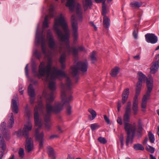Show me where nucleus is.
Wrapping results in <instances>:
<instances>
[{
    "instance_id": "40",
    "label": "nucleus",
    "mask_w": 159,
    "mask_h": 159,
    "mask_svg": "<svg viewBox=\"0 0 159 159\" xmlns=\"http://www.w3.org/2000/svg\"><path fill=\"white\" fill-rule=\"evenodd\" d=\"M98 140L101 143L103 144H105L107 142V141L106 139L105 138L102 137H99L98 138Z\"/></svg>"
},
{
    "instance_id": "31",
    "label": "nucleus",
    "mask_w": 159,
    "mask_h": 159,
    "mask_svg": "<svg viewBox=\"0 0 159 159\" xmlns=\"http://www.w3.org/2000/svg\"><path fill=\"white\" fill-rule=\"evenodd\" d=\"M119 68L118 67H116L113 69L111 73V75L113 77L116 76L119 72Z\"/></svg>"
},
{
    "instance_id": "45",
    "label": "nucleus",
    "mask_w": 159,
    "mask_h": 159,
    "mask_svg": "<svg viewBox=\"0 0 159 159\" xmlns=\"http://www.w3.org/2000/svg\"><path fill=\"white\" fill-rule=\"evenodd\" d=\"M72 48V53L73 55L75 57L77 56L78 51V49L75 47H73Z\"/></svg>"
},
{
    "instance_id": "14",
    "label": "nucleus",
    "mask_w": 159,
    "mask_h": 159,
    "mask_svg": "<svg viewBox=\"0 0 159 159\" xmlns=\"http://www.w3.org/2000/svg\"><path fill=\"white\" fill-rule=\"evenodd\" d=\"M47 38L48 40L49 47L51 49L55 48V43L53 39V37L52 32L50 30H48L47 32Z\"/></svg>"
},
{
    "instance_id": "58",
    "label": "nucleus",
    "mask_w": 159,
    "mask_h": 159,
    "mask_svg": "<svg viewBox=\"0 0 159 159\" xmlns=\"http://www.w3.org/2000/svg\"><path fill=\"white\" fill-rule=\"evenodd\" d=\"M147 102L142 101L141 103V107L145 109L146 107Z\"/></svg>"
},
{
    "instance_id": "9",
    "label": "nucleus",
    "mask_w": 159,
    "mask_h": 159,
    "mask_svg": "<svg viewBox=\"0 0 159 159\" xmlns=\"http://www.w3.org/2000/svg\"><path fill=\"white\" fill-rule=\"evenodd\" d=\"M71 23L73 31L72 35L73 38V42L76 43L78 37V21L75 20V16L73 15L71 17Z\"/></svg>"
},
{
    "instance_id": "53",
    "label": "nucleus",
    "mask_w": 159,
    "mask_h": 159,
    "mask_svg": "<svg viewBox=\"0 0 159 159\" xmlns=\"http://www.w3.org/2000/svg\"><path fill=\"white\" fill-rule=\"evenodd\" d=\"M104 118L105 121L107 124H109L110 123V120L106 115H104Z\"/></svg>"
},
{
    "instance_id": "29",
    "label": "nucleus",
    "mask_w": 159,
    "mask_h": 159,
    "mask_svg": "<svg viewBox=\"0 0 159 159\" xmlns=\"http://www.w3.org/2000/svg\"><path fill=\"white\" fill-rule=\"evenodd\" d=\"M142 2L137 1L133 2L130 3V5L131 6L135 8L136 7H140L142 6Z\"/></svg>"
},
{
    "instance_id": "15",
    "label": "nucleus",
    "mask_w": 159,
    "mask_h": 159,
    "mask_svg": "<svg viewBox=\"0 0 159 159\" xmlns=\"http://www.w3.org/2000/svg\"><path fill=\"white\" fill-rule=\"evenodd\" d=\"M145 36L146 40L148 43L154 44L157 42V37L154 34H147L145 35Z\"/></svg>"
},
{
    "instance_id": "8",
    "label": "nucleus",
    "mask_w": 159,
    "mask_h": 159,
    "mask_svg": "<svg viewBox=\"0 0 159 159\" xmlns=\"http://www.w3.org/2000/svg\"><path fill=\"white\" fill-rule=\"evenodd\" d=\"M43 105L41 101L39 102L38 106H35L34 108V118L35 126H38L39 128H40L42 124L41 121L39 120V110L41 111H43Z\"/></svg>"
},
{
    "instance_id": "26",
    "label": "nucleus",
    "mask_w": 159,
    "mask_h": 159,
    "mask_svg": "<svg viewBox=\"0 0 159 159\" xmlns=\"http://www.w3.org/2000/svg\"><path fill=\"white\" fill-rule=\"evenodd\" d=\"M103 19V26L104 28L107 29L110 25V19L107 16H104Z\"/></svg>"
},
{
    "instance_id": "34",
    "label": "nucleus",
    "mask_w": 159,
    "mask_h": 159,
    "mask_svg": "<svg viewBox=\"0 0 159 159\" xmlns=\"http://www.w3.org/2000/svg\"><path fill=\"white\" fill-rule=\"evenodd\" d=\"M134 148L136 150H144V148L142 144L139 143H137L134 144Z\"/></svg>"
},
{
    "instance_id": "23",
    "label": "nucleus",
    "mask_w": 159,
    "mask_h": 159,
    "mask_svg": "<svg viewBox=\"0 0 159 159\" xmlns=\"http://www.w3.org/2000/svg\"><path fill=\"white\" fill-rule=\"evenodd\" d=\"M75 5V0H67L66 6L69 7L70 10L73 11L74 10Z\"/></svg>"
},
{
    "instance_id": "47",
    "label": "nucleus",
    "mask_w": 159,
    "mask_h": 159,
    "mask_svg": "<svg viewBox=\"0 0 159 159\" xmlns=\"http://www.w3.org/2000/svg\"><path fill=\"white\" fill-rule=\"evenodd\" d=\"M18 153L20 157L21 158H23L24 155V149L21 148H20L19 151Z\"/></svg>"
},
{
    "instance_id": "6",
    "label": "nucleus",
    "mask_w": 159,
    "mask_h": 159,
    "mask_svg": "<svg viewBox=\"0 0 159 159\" xmlns=\"http://www.w3.org/2000/svg\"><path fill=\"white\" fill-rule=\"evenodd\" d=\"M131 102H127L125 108V112L123 117L125 129H136L131 124L129 123L131 113Z\"/></svg>"
},
{
    "instance_id": "50",
    "label": "nucleus",
    "mask_w": 159,
    "mask_h": 159,
    "mask_svg": "<svg viewBox=\"0 0 159 159\" xmlns=\"http://www.w3.org/2000/svg\"><path fill=\"white\" fill-rule=\"evenodd\" d=\"M66 50L67 52V54L68 55H70L71 54V48L69 44L67 45Z\"/></svg>"
},
{
    "instance_id": "19",
    "label": "nucleus",
    "mask_w": 159,
    "mask_h": 159,
    "mask_svg": "<svg viewBox=\"0 0 159 159\" xmlns=\"http://www.w3.org/2000/svg\"><path fill=\"white\" fill-rule=\"evenodd\" d=\"M138 76V81L137 83L139 84H142V83L145 82L146 79H148L145 75L141 72L139 71L137 73Z\"/></svg>"
},
{
    "instance_id": "1",
    "label": "nucleus",
    "mask_w": 159,
    "mask_h": 159,
    "mask_svg": "<svg viewBox=\"0 0 159 159\" xmlns=\"http://www.w3.org/2000/svg\"><path fill=\"white\" fill-rule=\"evenodd\" d=\"M55 84V82L53 81H50L49 84V88L52 92L50 93V97L47 99L46 107V113L44 115L45 125L48 128H50L51 125L50 121L51 113L53 112L55 114H58L63 108L62 105L60 102L56 103L53 106L51 105L54 98L53 94L54 91L56 89Z\"/></svg>"
},
{
    "instance_id": "39",
    "label": "nucleus",
    "mask_w": 159,
    "mask_h": 159,
    "mask_svg": "<svg viewBox=\"0 0 159 159\" xmlns=\"http://www.w3.org/2000/svg\"><path fill=\"white\" fill-rule=\"evenodd\" d=\"M148 137L150 142L152 143H154L155 140V137L154 135L151 132L148 133Z\"/></svg>"
},
{
    "instance_id": "63",
    "label": "nucleus",
    "mask_w": 159,
    "mask_h": 159,
    "mask_svg": "<svg viewBox=\"0 0 159 159\" xmlns=\"http://www.w3.org/2000/svg\"><path fill=\"white\" fill-rule=\"evenodd\" d=\"M152 90H150L149 91V90H147V91L146 93V94H145V95H146V96L147 97L149 98L150 95V93L151 92H152Z\"/></svg>"
},
{
    "instance_id": "18",
    "label": "nucleus",
    "mask_w": 159,
    "mask_h": 159,
    "mask_svg": "<svg viewBox=\"0 0 159 159\" xmlns=\"http://www.w3.org/2000/svg\"><path fill=\"white\" fill-rule=\"evenodd\" d=\"M129 89L126 88L123 91L122 95L121 102L123 104H124L127 101L128 96L129 94Z\"/></svg>"
},
{
    "instance_id": "11",
    "label": "nucleus",
    "mask_w": 159,
    "mask_h": 159,
    "mask_svg": "<svg viewBox=\"0 0 159 159\" xmlns=\"http://www.w3.org/2000/svg\"><path fill=\"white\" fill-rule=\"evenodd\" d=\"M155 59L156 61L152 63V64L150 68V72L152 74L155 73L158 70L159 67V54L156 56Z\"/></svg>"
},
{
    "instance_id": "20",
    "label": "nucleus",
    "mask_w": 159,
    "mask_h": 159,
    "mask_svg": "<svg viewBox=\"0 0 159 159\" xmlns=\"http://www.w3.org/2000/svg\"><path fill=\"white\" fill-rule=\"evenodd\" d=\"M11 108L12 111L16 114L18 113V107L15 99H12L11 100Z\"/></svg>"
},
{
    "instance_id": "3",
    "label": "nucleus",
    "mask_w": 159,
    "mask_h": 159,
    "mask_svg": "<svg viewBox=\"0 0 159 159\" xmlns=\"http://www.w3.org/2000/svg\"><path fill=\"white\" fill-rule=\"evenodd\" d=\"M71 80L69 77L66 79V89L65 86L63 84H61L62 90L61 94V98L62 104L61 103L62 107L63 105L67 106L66 112L67 115H70L71 113V107L70 105V102L72 100V97L71 95H68L67 93V91H69L71 89ZM63 109V108H62ZM63 109H62L58 113H59Z\"/></svg>"
},
{
    "instance_id": "30",
    "label": "nucleus",
    "mask_w": 159,
    "mask_h": 159,
    "mask_svg": "<svg viewBox=\"0 0 159 159\" xmlns=\"http://www.w3.org/2000/svg\"><path fill=\"white\" fill-rule=\"evenodd\" d=\"M14 116L13 113H11V117L8 121V127L10 129H11L13 125L14 124Z\"/></svg>"
},
{
    "instance_id": "59",
    "label": "nucleus",
    "mask_w": 159,
    "mask_h": 159,
    "mask_svg": "<svg viewBox=\"0 0 159 159\" xmlns=\"http://www.w3.org/2000/svg\"><path fill=\"white\" fill-rule=\"evenodd\" d=\"M30 102L31 104H33L34 102L35 98L34 97H30Z\"/></svg>"
},
{
    "instance_id": "33",
    "label": "nucleus",
    "mask_w": 159,
    "mask_h": 159,
    "mask_svg": "<svg viewBox=\"0 0 159 159\" xmlns=\"http://www.w3.org/2000/svg\"><path fill=\"white\" fill-rule=\"evenodd\" d=\"M96 54V52L95 51H93L90 55V58L92 63H94L97 61V58L95 56Z\"/></svg>"
},
{
    "instance_id": "12",
    "label": "nucleus",
    "mask_w": 159,
    "mask_h": 159,
    "mask_svg": "<svg viewBox=\"0 0 159 159\" xmlns=\"http://www.w3.org/2000/svg\"><path fill=\"white\" fill-rule=\"evenodd\" d=\"M35 135L37 140L39 141V147L40 149L42 148L43 143L44 134L42 132H40L39 130H36Z\"/></svg>"
},
{
    "instance_id": "61",
    "label": "nucleus",
    "mask_w": 159,
    "mask_h": 159,
    "mask_svg": "<svg viewBox=\"0 0 159 159\" xmlns=\"http://www.w3.org/2000/svg\"><path fill=\"white\" fill-rule=\"evenodd\" d=\"M78 51H85V48L83 46H80L78 47Z\"/></svg>"
},
{
    "instance_id": "64",
    "label": "nucleus",
    "mask_w": 159,
    "mask_h": 159,
    "mask_svg": "<svg viewBox=\"0 0 159 159\" xmlns=\"http://www.w3.org/2000/svg\"><path fill=\"white\" fill-rule=\"evenodd\" d=\"M32 71L34 73H37L36 70V67L35 66H32Z\"/></svg>"
},
{
    "instance_id": "25",
    "label": "nucleus",
    "mask_w": 159,
    "mask_h": 159,
    "mask_svg": "<svg viewBox=\"0 0 159 159\" xmlns=\"http://www.w3.org/2000/svg\"><path fill=\"white\" fill-rule=\"evenodd\" d=\"M56 75L57 76H60L61 77H66V74L61 70H57L55 72H53L51 76L55 78L56 76L54 75Z\"/></svg>"
},
{
    "instance_id": "16",
    "label": "nucleus",
    "mask_w": 159,
    "mask_h": 159,
    "mask_svg": "<svg viewBox=\"0 0 159 159\" xmlns=\"http://www.w3.org/2000/svg\"><path fill=\"white\" fill-rule=\"evenodd\" d=\"M127 134L126 140V145L128 146L129 143L131 142L132 143V140L134 135L135 130H126Z\"/></svg>"
},
{
    "instance_id": "43",
    "label": "nucleus",
    "mask_w": 159,
    "mask_h": 159,
    "mask_svg": "<svg viewBox=\"0 0 159 159\" xmlns=\"http://www.w3.org/2000/svg\"><path fill=\"white\" fill-rule=\"evenodd\" d=\"M100 126L97 123L93 124L91 125V129H96L100 128Z\"/></svg>"
},
{
    "instance_id": "62",
    "label": "nucleus",
    "mask_w": 159,
    "mask_h": 159,
    "mask_svg": "<svg viewBox=\"0 0 159 159\" xmlns=\"http://www.w3.org/2000/svg\"><path fill=\"white\" fill-rule=\"evenodd\" d=\"M89 24L92 26L94 27V29L95 30H97V28L96 27L95 25L93 24V22H90Z\"/></svg>"
},
{
    "instance_id": "36",
    "label": "nucleus",
    "mask_w": 159,
    "mask_h": 159,
    "mask_svg": "<svg viewBox=\"0 0 159 159\" xmlns=\"http://www.w3.org/2000/svg\"><path fill=\"white\" fill-rule=\"evenodd\" d=\"M76 13L77 15H82V9L81 6L79 4H78L77 5L76 9Z\"/></svg>"
},
{
    "instance_id": "10",
    "label": "nucleus",
    "mask_w": 159,
    "mask_h": 159,
    "mask_svg": "<svg viewBox=\"0 0 159 159\" xmlns=\"http://www.w3.org/2000/svg\"><path fill=\"white\" fill-rule=\"evenodd\" d=\"M8 139L10 137V134L8 130H2L0 133V148L3 151H5L6 149V144L5 141L2 140L3 138Z\"/></svg>"
},
{
    "instance_id": "5",
    "label": "nucleus",
    "mask_w": 159,
    "mask_h": 159,
    "mask_svg": "<svg viewBox=\"0 0 159 159\" xmlns=\"http://www.w3.org/2000/svg\"><path fill=\"white\" fill-rule=\"evenodd\" d=\"M19 130L15 132V134L17 137H20L23 136L26 139L25 149L28 152H30L33 147V142L31 138L28 137L29 130Z\"/></svg>"
},
{
    "instance_id": "28",
    "label": "nucleus",
    "mask_w": 159,
    "mask_h": 159,
    "mask_svg": "<svg viewBox=\"0 0 159 159\" xmlns=\"http://www.w3.org/2000/svg\"><path fill=\"white\" fill-rule=\"evenodd\" d=\"M88 111L91 115H91H89V117L90 118L91 120H93L96 116V112L94 110L91 108L89 109Z\"/></svg>"
},
{
    "instance_id": "46",
    "label": "nucleus",
    "mask_w": 159,
    "mask_h": 159,
    "mask_svg": "<svg viewBox=\"0 0 159 159\" xmlns=\"http://www.w3.org/2000/svg\"><path fill=\"white\" fill-rule=\"evenodd\" d=\"M49 15L51 17L54 16V7L51 6L50 7L49 10Z\"/></svg>"
},
{
    "instance_id": "41",
    "label": "nucleus",
    "mask_w": 159,
    "mask_h": 159,
    "mask_svg": "<svg viewBox=\"0 0 159 159\" xmlns=\"http://www.w3.org/2000/svg\"><path fill=\"white\" fill-rule=\"evenodd\" d=\"M48 16L47 15L45 17L44 20L43 22V26L44 27L48 28L49 27V25L48 22Z\"/></svg>"
},
{
    "instance_id": "27",
    "label": "nucleus",
    "mask_w": 159,
    "mask_h": 159,
    "mask_svg": "<svg viewBox=\"0 0 159 159\" xmlns=\"http://www.w3.org/2000/svg\"><path fill=\"white\" fill-rule=\"evenodd\" d=\"M28 92L30 97H34L35 92L31 84H30L28 89Z\"/></svg>"
},
{
    "instance_id": "2",
    "label": "nucleus",
    "mask_w": 159,
    "mask_h": 159,
    "mask_svg": "<svg viewBox=\"0 0 159 159\" xmlns=\"http://www.w3.org/2000/svg\"><path fill=\"white\" fill-rule=\"evenodd\" d=\"M53 30L61 41H64L69 39L68 26L64 17L62 16L58 20H55Z\"/></svg>"
},
{
    "instance_id": "56",
    "label": "nucleus",
    "mask_w": 159,
    "mask_h": 159,
    "mask_svg": "<svg viewBox=\"0 0 159 159\" xmlns=\"http://www.w3.org/2000/svg\"><path fill=\"white\" fill-rule=\"evenodd\" d=\"M117 121L120 125H122V121L121 117H118Z\"/></svg>"
},
{
    "instance_id": "52",
    "label": "nucleus",
    "mask_w": 159,
    "mask_h": 159,
    "mask_svg": "<svg viewBox=\"0 0 159 159\" xmlns=\"http://www.w3.org/2000/svg\"><path fill=\"white\" fill-rule=\"evenodd\" d=\"M25 73L26 76L27 77H28L29 76V69H28V64H27L25 67Z\"/></svg>"
},
{
    "instance_id": "48",
    "label": "nucleus",
    "mask_w": 159,
    "mask_h": 159,
    "mask_svg": "<svg viewBox=\"0 0 159 159\" xmlns=\"http://www.w3.org/2000/svg\"><path fill=\"white\" fill-rule=\"evenodd\" d=\"M120 141L121 142V147H122L124 145V136L122 134H121L120 136H119Z\"/></svg>"
},
{
    "instance_id": "49",
    "label": "nucleus",
    "mask_w": 159,
    "mask_h": 159,
    "mask_svg": "<svg viewBox=\"0 0 159 159\" xmlns=\"http://www.w3.org/2000/svg\"><path fill=\"white\" fill-rule=\"evenodd\" d=\"M32 124L29 123L28 124L25 125L23 129H32Z\"/></svg>"
},
{
    "instance_id": "7",
    "label": "nucleus",
    "mask_w": 159,
    "mask_h": 159,
    "mask_svg": "<svg viewBox=\"0 0 159 159\" xmlns=\"http://www.w3.org/2000/svg\"><path fill=\"white\" fill-rule=\"evenodd\" d=\"M52 64V60L51 59H49L47 64L45 68H40L39 74H37L36 75L39 79H40L46 75V80H48L51 72Z\"/></svg>"
},
{
    "instance_id": "32",
    "label": "nucleus",
    "mask_w": 159,
    "mask_h": 159,
    "mask_svg": "<svg viewBox=\"0 0 159 159\" xmlns=\"http://www.w3.org/2000/svg\"><path fill=\"white\" fill-rule=\"evenodd\" d=\"M107 12L106 8V5L105 2H102V14L104 16H106Z\"/></svg>"
},
{
    "instance_id": "60",
    "label": "nucleus",
    "mask_w": 159,
    "mask_h": 159,
    "mask_svg": "<svg viewBox=\"0 0 159 159\" xmlns=\"http://www.w3.org/2000/svg\"><path fill=\"white\" fill-rule=\"evenodd\" d=\"M133 58L137 60H139L140 59V54H139L136 56L133 57Z\"/></svg>"
},
{
    "instance_id": "44",
    "label": "nucleus",
    "mask_w": 159,
    "mask_h": 159,
    "mask_svg": "<svg viewBox=\"0 0 159 159\" xmlns=\"http://www.w3.org/2000/svg\"><path fill=\"white\" fill-rule=\"evenodd\" d=\"M144 125L142 123L141 120L139 119L138 121V129H143Z\"/></svg>"
},
{
    "instance_id": "22",
    "label": "nucleus",
    "mask_w": 159,
    "mask_h": 159,
    "mask_svg": "<svg viewBox=\"0 0 159 159\" xmlns=\"http://www.w3.org/2000/svg\"><path fill=\"white\" fill-rule=\"evenodd\" d=\"M147 86L148 90H152L153 86V81L152 78H149L147 79L146 81Z\"/></svg>"
},
{
    "instance_id": "55",
    "label": "nucleus",
    "mask_w": 159,
    "mask_h": 159,
    "mask_svg": "<svg viewBox=\"0 0 159 159\" xmlns=\"http://www.w3.org/2000/svg\"><path fill=\"white\" fill-rule=\"evenodd\" d=\"M1 126L2 129H6V123L5 122H2L1 125Z\"/></svg>"
},
{
    "instance_id": "54",
    "label": "nucleus",
    "mask_w": 159,
    "mask_h": 159,
    "mask_svg": "<svg viewBox=\"0 0 159 159\" xmlns=\"http://www.w3.org/2000/svg\"><path fill=\"white\" fill-rule=\"evenodd\" d=\"M25 113L27 117L29 118L30 117L31 115L30 111L29 110L27 109L25 110Z\"/></svg>"
},
{
    "instance_id": "13",
    "label": "nucleus",
    "mask_w": 159,
    "mask_h": 159,
    "mask_svg": "<svg viewBox=\"0 0 159 159\" xmlns=\"http://www.w3.org/2000/svg\"><path fill=\"white\" fill-rule=\"evenodd\" d=\"M40 40L42 41L41 49L42 53L43 54H45L46 53V48L43 36L41 35L40 36L39 34H36L35 39V43L36 45L39 44Z\"/></svg>"
},
{
    "instance_id": "21",
    "label": "nucleus",
    "mask_w": 159,
    "mask_h": 159,
    "mask_svg": "<svg viewBox=\"0 0 159 159\" xmlns=\"http://www.w3.org/2000/svg\"><path fill=\"white\" fill-rule=\"evenodd\" d=\"M83 5L84 11H86L88 7L91 8L92 2L91 0H83Z\"/></svg>"
},
{
    "instance_id": "37",
    "label": "nucleus",
    "mask_w": 159,
    "mask_h": 159,
    "mask_svg": "<svg viewBox=\"0 0 159 159\" xmlns=\"http://www.w3.org/2000/svg\"><path fill=\"white\" fill-rule=\"evenodd\" d=\"M66 57V54L64 52L61 55L59 61L60 63H64L65 61V58Z\"/></svg>"
},
{
    "instance_id": "51",
    "label": "nucleus",
    "mask_w": 159,
    "mask_h": 159,
    "mask_svg": "<svg viewBox=\"0 0 159 159\" xmlns=\"http://www.w3.org/2000/svg\"><path fill=\"white\" fill-rule=\"evenodd\" d=\"M138 29H137V32L136 31L135 29L134 30V31L133 33V36L135 39H137V35H138Z\"/></svg>"
},
{
    "instance_id": "38",
    "label": "nucleus",
    "mask_w": 159,
    "mask_h": 159,
    "mask_svg": "<svg viewBox=\"0 0 159 159\" xmlns=\"http://www.w3.org/2000/svg\"><path fill=\"white\" fill-rule=\"evenodd\" d=\"M142 84H139L137 83V85L135 89V93L139 94L141 89V87Z\"/></svg>"
},
{
    "instance_id": "35",
    "label": "nucleus",
    "mask_w": 159,
    "mask_h": 159,
    "mask_svg": "<svg viewBox=\"0 0 159 159\" xmlns=\"http://www.w3.org/2000/svg\"><path fill=\"white\" fill-rule=\"evenodd\" d=\"M33 55L36 58L38 59H40L41 57V53L39 52L37 49H36L34 51Z\"/></svg>"
},
{
    "instance_id": "17",
    "label": "nucleus",
    "mask_w": 159,
    "mask_h": 159,
    "mask_svg": "<svg viewBox=\"0 0 159 159\" xmlns=\"http://www.w3.org/2000/svg\"><path fill=\"white\" fill-rule=\"evenodd\" d=\"M139 94L135 93L134 98L132 109L134 115L137 114L138 111V98Z\"/></svg>"
},
{
    "instance_id": "57",
    "label": "nucleus",
    "mask_w": 159,
    "mask_h": 159,
    "mask_svg": "<svg viewBox=\"0 0 159 159\" xmlns=\"http://www.w3.org/2000/svg\"><path fill=\"white\" fill-rule=\"evenodd\" d=\"M117 111L118 112H119L121 107V102L120 100H119L117 102Z\"/></svg>"
},
{
    "instance_id": "4",
    "label": "nucleus",
    "mask_w": 159,
    "mask_h": 159,
    "mask_svg": "<svg viewBox=\"0 0 159 159\" xmlns=\"http://www.w3.org/2000/svg\"><path fill=\"white\" fill-rule=\"evenodd\" d=\"M88 65L87 61H80L77 62L76 65H74L71 67L70 69L72 70L71 74L73 77H75L76 83L78 80V77L77 75L78 70L85 72L87 70Z\"/></svg>"
},
{
    "instance_id": "24",
    "label": "nucleus",
    "mask_w": 159,
    "mask_h": 159,
    "mask_svg": "<svg viewBox=\"0 0 159 159\" xmlns=\"http://www.w3.org/2000/svg\"><path fill=\"white\" fill-rule=\"evenodd\" d=\"M47 152L50 157L53 159H55L56 157L53 148L50 146L47 147Z\"/></svg>"
},
{
    "instance_id": "42",
    "label": "nucleus",
    "mask_w": 159,
    "mask_h": 159,
    "mask_svg": "<svg viewBox=\"0 0 159 159\" xmlns=\"http://www.w3.org/2000/svg\"><path fill=\"white\" fill-rule=\"evenodd\" d=\"M146 149L152 153H153L155 151V148L148 145L147 146Z\"/></svg>"
}]
</instances>
